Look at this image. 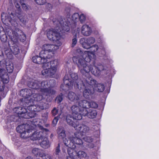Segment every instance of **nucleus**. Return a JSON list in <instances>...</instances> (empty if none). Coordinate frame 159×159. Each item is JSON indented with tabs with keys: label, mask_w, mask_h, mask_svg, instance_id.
I'll use <instances>...</instances> for the list:
<instances>
[{
	"label": "nucleus",
	"mask_w": 159,
	"mask_h": 159,
	"mask_svg": "<svg viewBox=\"0 0 159 159\" xmlns=\"http://www.w3.org/2000/svg\"><path fill=\"white\" fill-rule=\"evenodd\" d=\"M96 44L90 46L91 51H85L83 52L80 48L75 52L76 56L73 58V61L77 64L80 72L85 76L91 73L95 76L99 75L102 71L107 70V68L103 65L97 64L94 61L95 59V52L98 49Z\"/></svg>",
	"instance_id": "nucleus-1"
},
{
	"label": "nucleus",
	"mask_w": 159,
	"mask_h": 159,
	"mask_svg": "<svg viewBox=\"0 0 159 159\" xmlns=\"http://www.w3.org/2000/svg\"><path fill=\"white\" fill-rule=\"evenodd\" d=\"M44 51H41L39 56L33 57L32 60L35 63L43 64L42 74L44 77H51L56 73L58 63L56 60L48 61L49 59H48V57L44 54Z\"/></svg>",
	"instance_id": "nucleus-2"
},
{
	"label": "nucleus",
	"mask_w": 159,
	"mask_h": 159,
	"mask_svg": "<svg viewBox=\"0 0 159 159\" xmlns=\"http://www.w3.org/2000/svg\"><path fill=\"white\" fill-rule=\"evenodd\" d=\"M58 27H55V29L49 30L47 32V36L50 40L57 41V45L51 44H44L42 51H44V55L47 56L48 59H49L54 54V52L57 49L62 43L60 40L62 38L63 33L61 30L58 29Z\"/></svg>",
	"instance_id": "nucleus-3"
},
{
	"label": "nucleus",
	"mask_w": 159,
	"mask_h": 159,
	"mask_svg": "<svg viewBox=\"0 0 159 159\" xmlns=\"http://www.w3.org/2000/svg\"><path fill=\"white\" fill-rule=\"evenodd\" d=\"M11 31H7V34L11 39V41L8 42V44L12 53L16 55L19 52L18 46V40L24 41L26 39V36L21 30L18 29Z\"/></svg>",
	"instance_id": "nucleus-4"
},
{
	"label": "nucleus",
	"mask_w": 159,
	"mask_h": 159,
	"mask_svg": "<svg viewBox=\"0 0 159 159\" xmlns=\"http://www.w3.org/2000/svg\"><path fill=\"white\" fill-rule=\"evenodd\" d=\"M1 17L2 21L4 24L7 26L11 25L13 26V28L8 31H11V30H15L16 29H19L16 28L17 25L16 21L17 18H19L20 22L24 25L28 21L27 16L22 15L21 12H16L15 15L12 12H11V14L8 12V15L3 13L2 14Z\"/></svg>",
	"instance_id": "nucleus-5"
},
{
	"label": "nucleus",
	"mask_w": 159,
	"mask_h": 159,
	"mask_svg": "<svg viewBox=\"0 0 159 159\" xmlns=\"http://www.w3.org/2000/svg\"><path fill=\"white\" fill-rule=\"evenodd\" d=\"M70 10L68 9L67 17L66 18H60V21L54 20L53 22L56 27H58V29L61 30L63 33L65 31L68 32L70 30V27H74L75 26L76 20L78 19L79 15L78 13L74 14L71 16V19L70 17L69 12Z\"/></svg>",
	"instance_id": "nucleus-6"
},
{
	"label": "nucleus",
	"mask_w": 159,
	"mask_h": 159,
	"mask_svg": "<svg viewBox=\"0 0 159 159\" xmlns=\"http://www.w3.org/2000/svg\"><path fill=\"white\" fill-rule=\"evenodd\" d=\"M64 84L61 86V88L63 90H68L72 88L74 86L75 89H80L84 86L81 84L84 82L80 79H78L76 73L72 72L69 75H66L64 79Z\"/></svg>",
	"instance_id": "nucleus-7"
},
{
	"label": "nucleus",
	"mask_w": 159,
	"mask_h": 159,
	"mask_svg": "<svg viewBox=\"0 0 159 159\" xmlns=\"http://www.w3.org/2000/svg\"><path fill=\"white\" fill-rule=\"evenodd\" d=\"M33 93V90L25 89H22L20 91V94L21 96L24 97L22 98L23 102L24 103V104L25 106H28V109L29 110H32L35 111H41L43 110L44 105L41 104V103L39 105H33V101L32 98L31 97L32 94Z\"/></svg>",
	"instance_id": "nucleus-8"
},
{
	"label": "nucleus",
	"mask_w": 159,
	"mask_h": 159,
	"mask_svg": "<svg viewBox=\"0 0 159 159\" xmlns=\"http://www.w3.org/2000/svg\"><path fill=\"white\" fill-rule=\"evenodd\" d=\"M55 84V81L53 80H46L40 82V90L42 93L46 96L54 94L56 91L52 88Z\"/></svg>",
	"instance_id": "nucleus-9"
},
{
	"label": "nucleus",
	"mask_w": 159,
	"mask_h": 159,
	"mask_svg": "<svg viewBox=\"0 0 159 159\" xmlns=\"http://www.w3.org/2000/svg\"><path fill=\"white\" fill-rule=\"evenodd\" d=\"M23 106L27 107V109L21 107H16L13 110L15 112L19 115H20L22 117L26 119L34 117L36 116L35 112L39 111L33 110V108L32 110L31 109L29 110L28 109V106H25L24 104V103L23 102Z\"/></svg>",
	"instance_id": "nucleus-10"
},
{
	"label": "nucleus",
	"mask_w": 159,
	"mask_h": 159,
	"mask_svg": "<svg viewBox=\"0 0 159 159\" xmlns=\"http://www.w3.org/2000/svg\"><path fill=\"white\" fill-rule=\"evenodd\" d=\"M16 129L17 132L20 134L21 137L25 139L30 137L33 127L27 124H24L18 126Z\"/></svg>",
	"instance_id": "nucleus-11"
},
{
	"label": "nucleus",
	"mask_w": 159,
	"mask_h": 159,
	"mask_svg": "<svg viewBox=\"0 0 159 159\" xmlns=\"http://www.w3.org/2000/svg\"><path fill=\"white\" fill-rule=\"evenodd\" d=\"M48 132V129L42 128L40 131L38 130L33 134H32V132L29 137L31 140H33L42 139L47 136V132Z\"/></svg>",
	"instance_id": "nucleus-12"
},
{
	"label": "nucleus",
	"mask_w": 159,
	"mask_h": 159,
	"mask_svg": "<svg viewBox=\"0 0 159 159\" xmlns=\"http://www.w3.org/2000/svg\"><path fill=\"white\" fill-rule=\"evenodd\" d=\"M86 81L88 84L92 85L94 90L99 92H102L104 90V86L103 84L98 83L91 77H87Z\"/></svg>",
	"instance_id": "nucleus-13"
},
{
	"label": "nucleus",
	"mask_w": 159,
	"mask_h": 159,
	"mask_svg": "<svg viewBox=\"0 0 159 159\" xmlns=\"http://www.w3.org/2000/svg\"><path fill=\"white\" fill-rule=\"evenodd\" d=\"M82 101V100L76 102L78 103V106L74 105L71 107L72 112V115L75 116V118L76 120H80L82 118L83 108L82 107H81L79 105V102Z\"/></svg>",
	"instance_id": "nucleus-14"
},
{
	"label": "nucleus",
	"mask_w": 159,
	"mask_h": 159,
	"mask_svg": "<svg viewBox=\"0 0 159 159\" xmlns=\"http://www.w3.org/2000/svg\"><path fill=\"white\" fill-rule=\"evenodd\" d=\"M82 85H84V87H82L80 89H79L81 90L82 89H84V90L83 92V95L84 98H89V97L93 94L94 92V90L92 85H90L88 84L86 81V78L83 82L81 84Z\"/></svg>",
	"instance_id": "nucleus-15"
},
{
	"label": "nucleus",
	"mask_w": 159,
	"mask_h": 159,
	"mask_svg": "<svg viewBox=\"0 0 159 159\" xmlns=\"http://www.w3.org/2000/svg\"><path fill=\"white\" fill-rule=\"evenodd\" d=\"M95 41V39L93 37L82 38L80 40V43L83 48L86 49L89 48L91 45L93 44Z\"/></svg>",
	"instance_id": "nucleus-16"
},
{
	"label": "nucleus",
	"mask_w": 159,
	"mask_h": 159,
	"mask_svg": "<svg viewBox=\"0 0 159 159\" xmlns=\"http://www.w3.org/2000/svg\"><path fill=\"white\" fill-rule=\"evenodd\" d=\"M74 128L81 136L88 133L90 130L89 127L84 125L79 124L78 121L76 122V126H74Z\"/></svg>",
	"instance_id": "nucleus-17"
},
{
	"label": "nucleus",
	"mask_w": 159,
	"mask_h": 159,
	"mask_svg": "<svg viewBox=\"0 0 159 159\" xmlns=\"http://www.w3.org/2000/svg\"><path fill=\"white\" fill-rule=\"evenodd\" d=\"M83 108L82 116H87L90 118L93 119L95 118L97 113L96 110L92 109H89L87 108Z\"/></svg>",
	"instance_id": "nucleus-18"
},
{
	"label": "nucleus",
	"mask_w": 159,
	"mask_h": 159,
	"mask_svg": "<svg viewBox=\"0 0 159 159\" xmlns=\"http://www.w3.org/2000/svg\"><path fill=\"white\" fill-rule=\"evenodd\" d=\"M79 105L81 107L84 108H89L90 107L96 108L98 107V105L95 102L91 101L89 102L86 100H83L82 101L79 102Z\"/></svg>",
	"instance_id": "nucleus-19"
},
{
	"label": "nucleus",
	"mask_w": 159,
	"mask_h": 159,
	"mask_svg": "<svg viewBox=\"0 0 159 159\" xmlns=\"http://www.w3.org/2000/svg\"><path fill=\"white\" fill-rule=\"evenodd\" d=\"M43 94V95H40L39 94H36L35 93H34L33 91V93L32 94V96H31V97L32 98V100H31V101L32 100L33 101V105H39L40 103L41 104L44 105V107L43 109L45 108V106L46 105V104L45 103H43L41 102H39L38 104L36 105H34V102L35 101H39L41 100L43 98H45V97L44 96H46L45 94Z\"/></svg>",
	"instance_id": "nucleus-20"
},
{
	"label": "nucleus",
	"mask_w": 159,
	"mask_h": 159,
	"mask_svg": "<svg viewBox=\"0 0 159 159\" xmlns=\"http://www.w3.org/2000/svg\"><path fill=\"white\" fill-rule=\"evenodd\" d=\"M25 1V0H14V4L17 9V12H21L20 11V5H22V8L24 10L26 11L28 9V7L25 4L23 3Z\"/></svg>",
	"instance_id": "nucleus-21"
},
{
	"label": "nucleus",
	"mask_w": 159,
	"mask_h": 159,
	"mask_svg": "<svg viewBox=\"0 0 159 159\" xmlns=\"http://www.w3.org/2000/svg\"><path fill=\"white\" fill-rule=\"evenodd\" d=\"M75 137H70L68 139V142L71 143L73 145H74V144H82L83 142L82 140L80 139V135L79 134L75 133L74 134Z\"/></svg>",
	"instance_id": "nucleus-22"
},
{
	"label": "nucleus",
	"mask_w": 159,
	"mask_h": 159,
	"mask_svg": "<svg viewBox=\"0 0 159 159\" xmlns=\"http://www.w3.org/2000/svg\"><path fill=\"white\" fill-rule=\"evenodd\" d=\"M92 32L91 28L88 25H83L81 27V32L84 36H88L90 35Z\"/></svg>",
	"instance_id": "nucleus-23"
},
{
	"label": "nucleus",
	"mask_w": 159,
	"mask_h": 159,
	"mask_svg": "<svg viewBox=\"0 0 159 159\" xmlns=\"http://www.w3.org/2000/svg\"><path fill=\"white\" fill-rule=\"evenodd\" d=\"M82 96L80 95H76L73 92H70L68 94V98L69 100L71 101L75 102H78L81 101Z\"/></svg>",
	"instance_id": "nucleus-24"
},
{
	"label": "nucleus",
	"mask_w": 159,
	"mask_h": 159,
	"mask_svg": "<svg viewBox=\"0 0 159 159\" xmlns=\"http://www.w3.org/2000/svg\"><path fill=\"white\" fill-rule=\"evenodd\" d=\"M64 143L66 146L69 147L67 149L68 154L71 157H73V153L74 152V150L73 148L75 147V146L74 145H72L70 142H69L68 140H67L66 139L64 140Z\"/></svg>",
	"instance_id": "nucleus-25"
},
{
	"label": "nucleus",
	"mask_w": 159,
	"mask_h": 159,
	"mask_svg": "<svg viewBox=\"0 0 159 159\" xmlns=\"http://www.w3.org/2000/svg\"><path fill=\"white\" fill-rule=\"evenodd\" d=\"M28 85L30 87L34 89H40V82L37 80H32L31 81H29Z\"/></svg>",
	"instance_id": "nucleus-26"
},
{
	"label": "nucleus",
	"mask_w": 159,
	"mask_h": 159,
	"mask_svg": "<svg viewBox=\"0 0 159 159\" xmlns=\"http://www.w3.org/2000/svg\"><path fill=\"white\" fill-rule=\"evenodd\" d=\"M57 133L58 134V136L60 138L62 139H63V141H64V140L65 139H66L67 140H68V139L69 138H65L66 137V134L65 133V131L64 130V129L63 127H60L58 128L57 130Z\"/></svg>",
	"instance_id": "nucleus-27"
},
{
	"label": "nucleus",
	"mask_w": 159,
	"mask_h": 159,
	"mask_svg": "<svg viewBox=\"0 0 159 159\" xmlns=\"http://www.w3.org/2000/svg\"><path fill=\"white\" fill-rule=\"evenodd\" d=\"M75 120H76L75 118V116H71L70 115H68L66 117V120L67 122V123L71 125L74 127V126H76V123L75 124H74L75 123V121H74ZM77 121H75L76 122Z\"/></svg>",
	"instance_id": "nucleus-28"
},
{
	"label": "nucleus",
	"mask_w": 159,
	"mask_h": 159,
	"mask_svg": "<svg viewBox=\"0 0 159 159\" xmlns=\"http://www.w3.org/2000/svg\"><path fill=\"white\" fill-rule=\"evenodd\" d=\"M41 146L45 149H47L50 147V143L46 136L44 138L41 143Z\"/></svg>",
	"instance_id": "nucleus-29"
},
{
	"label": "nucleus",
	"mask_w": 159,
	"mask_h": 159,
	"mask_svg": "<svg viewBox=\"0 0 159 159\" xmlns=\"http://www.w3.org/2000/svg\"><path fill=\"white\" fill-rule=\"evenodd\" d=\"M76 155L80 159H85L88 157L87 154L83 151H79L77 152Z\"/></svg>",
	"instance_id": "nucleus-30"
},
{
	"label": "nucleus",
	"mask_w": 159,
	"mask_h": 159,
	"mask_svg": "<svg viewBox=\"0 0 159 159\" xmlns=\"http://www.w3.org/2000/svg\"><path fill=\"white\" fill-rule=\"evenodd\" d=\"M32 152L34 156L36 157H41V154H43V151L38 148H34L33 149L32 151Z\"/></svg>",
	"instance_id": "nucleus-31"
},
{
	"label": "nucleus",
	"mask_w": 159,
	"mask_h": 159,
	"mask_svg": "<svg viewBox=\"0 0 159 159\" xmlns=\"http://www.w3.org/2000/svg\"><path fill=\"white\" fill-rule=\"evenodd\" d=\"M1 78L2 81L4 84H7L9 82V76L7 73H5L4 74L2 75Z\"/></svg>",
	"instance_id": "nucleus-32"
},
{
	"label": "nucleus",
	"mask_w": 159,
	"mask_h": 159,
	"mask_svg": "<svg viewBox=\"0 0 159 159\" xmlns=\"http://www.w3.org/2000/svg\"><path fill=\"white\" fill-rule=\"evenodd\" d=\"M6 67L8 73H11L12 72L13 69V66L12 63H7L6 65Z\"/></svg>",
	"instance_id": "nucleus-33"
},
{
	"label": "nucleus",
	"mask_w": 159,
	"mask_h": 159,
	"mask_svg": "<svg viewBox=\"0 0 159 159\" xmlns=\"http://www.w3.org/2000/svg\"><path fill=\"white\" fill-rule=\"evenodd\" d=\"M51 112L52 116H56L57 114L60 116L61 115V111H59L58 109L56 107L54 108L53 109L52 111Z\"/></svg>",
	"instance_id": "nucleus-34"
},
{
	"label": "nucleus",
	"mask_w": 159,
	"mask_h": 159,
	"mask_svg": "<svg viewBox=\"0 0 159 159\" xmlns=\"http://www.w3.org/2000/svg\"><path fill=\"white\" fill-rule=\"evenodd\" d=\"M0 37L1 40L2 42H6L7 39V36L5 33L4 34H2L0 32Z\"/></svg>",
	"instance_id": "nucleus-35"
},
{
	"label": "nucleus",
	"mask_w": 159,
	"mask_h": 159,
	"mask_svg": "<svg viewBox=\"0 0 159 159\" xmlns=\"http://www.w3.org/2000/svg\"><path fill=\"white\" fill-rule=\"evenodd\" d=\"M41 158L42 159H52L50 155L48 154L44 153L43 152V154H41Z\"/></svg>",
	"instance_id": "nucleus-36"
},
{
	"label": "nucleus",
	"mask_w": 159,
	"mask_h": 159,
	"mask_svg": "<svg viewBox=\"0 0 159 159\" xmlns=\"http://www.w3.org/2000/svg\"><path fill=\"white\" fill-rule=\"evenodd\" d=\"M5 53L7 57L10 59H11L12 57V52L11 50H7L5 51Z\"/></svg>",
	"instance_id": "nucleus-37"
},
{
	"label": "nucleus",
	"mask_w": 159,
	"mask_h": 159,
	"mask_svg": "<svg viewBox=\"0 0 159 159\" xmlns=\"http://www.w3.org/2000/svg\"><path fill=\"white\" fill-rule=\"evenodd\" d=\"M82 139L84 141L87 142H91L93 141V139L89 136H85L83 137Z\"/></svg>",
	"instance_id": "nucleus-38"
},
{
	"label": "nucleus",
	"mask_w": 159,
	"mask_h": 159,
	"mask_svg": "<svg viewBox=\"0 0 159 159\" xmlns=\"http://www.w3.org/2000/svg\"><path fill=\"white\" fill-rule=\"evenodd\" d=\"M79 17L81 23L84 22L86 19L85 16L83 14H81L80 16L79 15Z\"/></svg>",
	"instance_id": "nucleus-39"
},
{
	"label": "nucleus",
	"mask_w": 159,
	"mask_h": 159,
	"mask_svg": "<svg viewBox=\"0 0 159 159\" xmlns=\"http://www.w3.org/2000/svg\"><path fill=\"white\" fill-rule=\"evenodd\" d=\"M36 3L39 5H43L45 3L46 0H34Z\"/></svg>",
	"instance_id": "nucleus-40"
},
{
	"label": "nucleus",
	"mask_w": 159,
	"mask_h": 159,
	"mask_svg": "<svg viewBox=\"0 0 159 159\" xmlns=\"http://www.w3.org/2000/svg\"><path fill=\"white\" fill-rule=\"evenodd\" d=\"M62 96V94L61 93L57 97L56 100L58 103H60L62 101L63 99Z\"/></svg>",
	"instance_id": "nucleus-41"
},
{
	"label": "nucleus",
	"mask_w": 159,
	"mask_h": 159,
	"mask_svg": "<svg viewBox=\"0 0 159 159\" xmlns=\"http://www.w3.org/2000/svg\"><path fill=\"white\" fill-rule=\"evenodd\" d=\"M60 144L58 143V146L56 147L55 151V154L56 155H59V153H60Z\"/></svg>",
	"instance_id": "nucleus-42"
},
{
	"label": "nucleus",
	"mask_w": 159,
	"mask_h": 159,
	"mask_svg": "<svg viewBox=\"0 0 159 159\" xmlns=\"http://www.w3.org/2000/svg\"><path fill=\"white\" fill-rule=\"evenodd\" d=\"M78 35L77 34H76L74 38L72 39V46L74 47L77 43V39L76 37Z\"/></svg>",
	"instance_id": "nucleus-43"
},
{
	"label": "nucleus",
	"mask_w": 159,
	"mask_h": 159,
	"mask_svg": "<svg viewBox=\"0 0 159 159\" xmlns=\"http://www.w3.org/2000/svg\"><path fill=\"white\" fill-rule=\"evenodd\" d=\"M59 117L58 116L57 117H55L53 120L52 124L53 126H55L56 125L58 121Z\"/></svg>",
	"instance_id": "nucleus-44"
},
{
	"label": "nucleus",
	"mask_w": 159,
	"mask_h": 159,
	"mask_svg": "<svg viewBox=\"0 0 159 159\" xmlns=\"http://www.w3.org/2000/svg\"><path fill=\"white\" fill-rule=\"evenodd\" d=\"M42 116L43 118V120H46L48 117V113L46 112L43 113Z\"/></svg>",
	"instance_id": "nucleus-45"
},
{
	"label": "nucleus",
	"mask_w": 159,
	"mask_h": 159,
	"mask_svg": "<svg viewBox=\"0 0 159 159\" xmlns=\"http://www.w3.org/2000/svg\"><path fill=\"white\" fill-rule=\"evenodd\" d=\"M47 6L49 8H48V10H49L51 9L52 8V5L51 4L48 3L47 4Z\"/></svg>",
	"instance_id": "nucleus-46"
},
{
	"label": "nucleus",
	"mask_w": 159,
	"mask_h": 159,
	"mask_svg": "<svg viewBox=\"0 0 159 159\" xmlns=\"http://www.w3.org/2000/svg\"><path fill=\"white\" fill-rule=\"evenodd\" d=\"M88 147L90 148H92L94 147V145L93 143H90Z\"/></svg>",
	"instance_id": "nucleus-47"
},
{
	"label": "nucleus",
	"mask_w": 159,
	"mask_h": 159,
	"mask_svg": "<svg viewBox=\"0 0 159 159\" xmlns=\"http://www.w3.org/2000/svg\"><path fill=\"white\" fill-rule=\"evenodd\" d=\"M25 159H33L30 157H28Z\"/></svg>",
	"instance_id": "nucleus-48"
},
{
	"label": "nucleus",
	"mask_w": 159,
	"mask_h": 159,
	"mask_svg": "<svg viewBox=\"0 0 159 159\" xmlns=\"http://www.w3.org/2000/svg\"><path fill=\"white\" fill-rule=\"evenodd\" d=\"M0 159H3V158L2 157H0Z\"/></svg>",
	"instance_id": "nucleus-49"
},
{
	"label": "nucleus",
	"mask_w": 159,
	"mask_h": 159,
	"mask_svg": "<svg viewBox=\"0 0 159 159\" xmlns=\"http://www.w3.org/2000/svg\"><path fill=\"white\" fill-rule=\"evenodd\" d=\"M77 31H79V29H78V30H77Z\"/></svg>",
	"instance_id": "nucleus-50"
},
{
	"label": "nucleus",
	"mask_w": 159,
	"mask_h": 159,
	"mask_svg": "<svg viewBox=\"0 0 159 159\" xmlns=\"http://www.w3.org/2000/svg\"><path fill=\"white\" fill-rule=\"evenodd\" d=\"M70 157L71 158V159H72V158H73V157H72V158H71V157Z\"/></svg>",
	"instance_id": "nucleus-51"
},
{
	"label": "nucleus",
	"mask_w": 159,
	"mask_h": 159,
	"mask_svg": "<svg viewBox=\"0 0 159 159\" xmlns=\"http://www.w3.org/2000/svg\"><path fill=\"white\" fill-rule=\"evenodd\" d=\"M67 159H69V158L68 157H67Z\"/></svg>",
	"instance_id": "nucleus-52"
}]
</instances>
